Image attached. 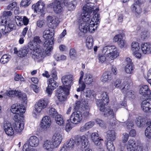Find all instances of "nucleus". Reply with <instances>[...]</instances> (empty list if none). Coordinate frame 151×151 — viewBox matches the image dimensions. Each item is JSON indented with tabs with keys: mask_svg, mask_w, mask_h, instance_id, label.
Instances as JSON below:
<instances>
[{
	"mask_svg": "<svg viewBox=\"0 0 151 151\" xmlns=\"http://www.w3.org/2000/svg\"><path fill=\"white\" fill-rule=\"evenodd\" d=\"M60 2L55 1L54 2L48 5L49 7L53 8L54 12L57 14L60 13L63 11V7L61 6Z\"/></svg>",
	"mask_w": 151,
	"mask_h": 151,
	"instance_id": "ddd939ff",
	"label": "nucleus"
},
{
	"mask_svg": "<svg viewBox=\"0 0 151 151\" xmlns=\"http://www.w3.org/2000/svg\"><path fill=\"white\" fill-rule=\"evenodd\" d=\"M132 50L133 52L138 51L139 49L138 43L137 42H133L131 44Z\"/></svg>",
	"mask_w": 151,
	"mask_h": 151,
	"instance_id": "603ef678",
	"label": "nucleus"
},
{
	"mask_svg": "<svg viewBox=\"0 0 151 151\" xmlns=\"http://www.w3.org/2000/svg\"><path fill=\"white\" fill-rule=\"evenodd\" d=\"M16 24L18 26H21L23 24L22 18L19 16L16 17L15 19Z\"/></svg>",
	"mask_w": 151,
	"mask_h": 151,
	"instance_id": "4d7b16f0",
	"label": "nucleus"
},
{
	"mask_svg": "<svg viewBox=\"0 0 151 151\" xmlns=\"http://www.w3.org/2000/svg\"><path fill=\"white\" fill-rule=\"evenodd\" d=\"M51 120L50 117L46 116L44 117L41 122V127L43 130H47L51 125Z\"/></svg>",
	"mask_w": 151,
	"mask_h": 151,
	"instance_id": "6ab92c4d",
	"label": "nucleus"
},
{
	"mask_svg": "<svg viewBox=\"0 0 151 151\" xmlns=\"http://www.w3.org/2000/svg\"><path fill=\"white\" fill-rule=\"evenodd\" d=\"M11 111L13 114L23 113L25 112V107L22 104L19 106L16 104L13 105L11 106Z\"/></svg>",
	"mask_w": 151,
	"mask_h": 151,
	"instance_id": "4468645a",
	"label": "nucleus"
},
{
	"mask_svg": "<svg viewBox=\"0 0 151 151\" xmlns=\"http://www.w3.org/2000/svg\"><path fill=\"white\" fill-rule=\"evenodd\" d=\"M4 95L5 97L7 98L8 96L13 97L15 96H17L21 101H23V103H26V101L27 99L26 94L24 93H22L20 91H10L8 92Z\"/></svg>",
	"mask_w": 151,
	"mask_h": 151,
	"instance_id": "20e7f679",
	"label": "nucleus"
},
{
	"mask_svg": "<svg viewBox=\"0 0 151 151\" xmlns=\"http://www.w3.org/2000/svg\"><path fill=\"white\" fill-rule=\"evenodd\" d=\"M46 19L50 26V27L52 28H56L59 22L58 18L55 16H48L47 17Z\"/></svg>",
	"mask_w": 151,
	"mask_h": 151,
	"instance_id": "2eb2a0df",
	"label": "nucleus"
},
{
	"mask_svg": "<svg viewBox=\"0 0 151 151\" xmlns=\"http://www.w3.org/2000/svg\"><path fill=\"white\" fill-rule=\"evenodd\" d=\"M66 147L68 149H72L74 147L75 144L74 140L73 138H70L65 144Z\"/></svg>",
	"mask_w": 151,
	"mask_h": 151,
	"instance_id": "79ce46f5",
	"label": "nucleus"
},
{
	"mask_svg": "<svg viewBox=\"0 0 151 151\" xmlns=\"http://www.w3.org/2000/svg\"><path fill=\"white\" fill-rule=\"evenodd\" d=\"M112 79V74L109 72H105L102 75L101 81L103 83H109Z\"/></svg>",
	"mask_w": 151,
	"mask_h": 151,
	"instance_id": "393cba45",
	"label": "nucleus"
},
{
	"mask_svg": "<svg viewBox=\"0 0 151 151\" xmlns=\"http://www.w3.org/2000/svg\"><path fill=\"white\" fill-rule=\"evenodd\" d=\"M101 99H98L96 101V104L99 107L100 110H102L104 105H106L108 103L109 100L106 92H103L100 95Z\"/></svg>",
	"mask_w": 151,
	"mask_h": 151,
	"instance_id": "6e6552de",
	"label": "nucleus"
},
{
	"mask_svg": "<svg viewBox=\"0 0 151 151\" xmlns=\"http://www.w3.org/2000/svg\"><path fill=\"white\" fill-rule=\"evenodd\" d=\"M55 120L56 123L59 125H63L65 123V120L61 115L59 114L55 117Z\"/></svg>",
	"mask_w": 151,
	"mask_h": 151,
	"instance_id": "ea45409f",
	"label": "nucleus"
},
{
	"mask_svg": "<svg viewBox=\"0 0 151 151\" xmlns=\"http://www.w3.org/2000/svg\"><path fill=\"white\" fill-rule=\"evenodd\" d=\"M145 133L147 137L151 138V121L150 122L149 126L146 129Z\"/></svg>",
	"mask_w": 151,
	"mask_h": 151,
	"instance_id": "c03bdc74",
	"label": "nucleus"
},
{
	"mask_svg": "<svg viewBox=\"0 0 151 151\" xmlns=\"http://www.w3.org/2000/svg\"><path fill=\"white\" fill-rule=\"evenodd\" d=\"M14 23V20H9L8 22L4 26L5 29L3 31V34H6V33L15 29L16 28V26Z\"/></svg>",
	"mask_w": 151,
	"mask_h": 151,
	"instance_id": "f3484780",
	"label": "nucleus"
},
{
	"mask_svg": "<svg viewBox=\"0 0 151 151\" xmlns=\"http://www.w3.org/2000/svg\"><path fill=\"white\" fill-rule=\"evenodd\" d=\"M42 42L40 39V37L36 36L34 37L33 41L30 42L28 44V47L30 49H33V48H39L40 45H39Z\"/></svg>",
	"mask_w": 151,
	"mask_h": 151,
	"instance_id": "a211bd4d",
	"label": "nucleus"
},
{
	"mask_svg": "<svg viewBox=\"0 0 151 151\" xmlns=\"http://www.w3.org/2000/svg\"><path fill=\"white\" fill-rule=\"evenodd\" d=\"M134 68L133 64H127L125 66V71L128 73H133Z\"/></svg>",
	"mask_w": 151,
	"mask_h": 151,
	"instance_id": "a18cd8bd",
	"label": "nucleus"
},
{
	"mask_svg": "<svg viewBox=\"0 0 151 151\" xmlns=\"http://www.w3.org/2000/svg\"><path fill=\"white\" fill-rule=\"evenodd\" d=\"M45 46L46 47L49 46L47 47L45 49V54L47 55H49L50 54V52L52 49V47L51 45H45L44 44Z\"/></svg>",
	"mask_w": 151,
	"mask_h": 151,
	"instance_id": "13d9d810",
	"label": "nucleus"
},
{
	"mask_svg": "<svg viewBox=\"0 0 151 151\" xmlns=\"http://www.w3.org/2000/svg\"><path fill=\"white\" fill-rule=\"evenodd\" d=\"M80 139L81 142V148L84 149L87 147V148L84 151H92L91 149L88 148L89 141L86 136L84 135H83L81 137Z\"/></svg>",
	"mask_w": 151,
	"mask_h": 151,
	"instance_id": "4be33fe9",
	"label": "nucleus"
},
{
	"mask_svg": "<svg viewBox=\"0 0 151 151\" xmlns=\"http://www.w3.org/2000/svg\"><path fill=\"white\" fill-rule=\"evenodd\" d=\"M95 24L93 22H83L80 24L79 29L80 32L82 34H85L88 32H94Z\"/></svg>",
	"mask_w": 151,
	"mask_h": 151,
	"instance_id": "7ed1b4c3",
	"label": "nucleus"
},
{
	"mask_svg": "<svg viewBox=\"0 0 151 151\" xmlns=\"http://www.w3.org/2000/svg\"><path fill=\"white\" fill-rule=\"evenodd\" d=\"M105 106H103L102 110H100L101 111L103 112L102 113L104 115L106 116H115V114L113 110L110 107L107 106L105 108Z\"/></svg>",
	"mask_w": 151,
	"mask_h": 151,
	"instance_id": "b1692460",
	"label": "nucleus"
},
{
	"mask_svg": "<svg viewBox=\"0 0 151 151\" xmlns=\"http://www.w3.org/2000/svg\"><path fill=\"white\" fill-rule=\"evenodd\" d=\"M132 11L137 14H140L141 12V9L139 5L137 4H134L131 7Z\"/></svg>",
	"mask_w": 151,
	"mask_h": 151,
	"instance_id": "58836bf2",
	"label": "nucleus"
},
{
	"mask_svg": "<svg viewBox=\"0 0 151 151\" xmlns=\"http://www.w3.org/2000/svg\"><path fill=\"white\" fill-rule=\"evenodd\" d=\"M69 91L64 89L62 86H60L56 91L55 96L60 102L65 101L66 99V95L69 94Z\"/></svg>",
	"mask_w": 151,
	"mask_h": 151,
	"instance_id": "0eeeda50",
	"label": "nucleus"
},
{
	"mask_svg": "<svg viewBox=\"0 0 151 151\" xmlns=\"http://www.w3.org/2000/svg\"><path fill=\"white\" fill-rule=\"evenodd\" d=\"M24 128V123L23 122H18L14 126V130L17 133L21 132Z\"/></svg>",
	"mask_w": 151,
	"mask_h": 151,
	"instance_id": "72a5a7b5",
	"label": "nucleus"
},
{
	"mask_svg": "<svg viewBox=\"0 0 151 151\" xmlns=\"http://www.w3.org/2000/svg\"><path fill=\"white\" fill-rule=\"evenodd\" d=\"M70 56L72 59H75L77 57L76 52L74 49H71L70 50Z\"/></svg>",
	"mask_w": 151,
	"mask_h": 151,
	"instance_id": "5fc2aeb1",
	"label": "nucleus"
},
{
	"mask_svg": "<svg viewBox=\"0 0 151 151\" xmlns=\"http://www.w3.org/2000/svg\"><path fill=\"white\" fill-rule=\"evenodd\" d=\"M145 119L141 117H139L136 119V123L138 127H141L145 124Z\"/></svg>",
	"mask_w": 151,
	"mask_h": 151,
	"instance_id": "de8ad7c7",
	"label": "nucleus"
},
{
	"mask_svg": "<svg viewBox=\"0 0 151 151\" xmlns=\"http://www.w3.org/2000/svg\"><path fill=\"white\" fill-rule=\"evenodd\" d=\"M93 38L91 36L87 37L86 42V45L88 49H91L93 47Z\"/></svg>",
	"mask_w": 151,
	"mask_h": 151,
	"instance_id": "4c0bfd02",
	"label": "nucleus"
},
{
	"mask_svg": "<svg viewBox=\"0 0 151 151\" xmlns=\"http://www.w3.org/2000/svg\"><path fill=\"white\" fill-rule=\"evenodd\" d=\"M143 150L142 147L139 143H137V145L134 148L132 151H142Z\"/></svg>",
	"mask_w": 151,
	"mask_h": 151,
	"instance_id": "0e129e2a",
	"label": "nucleus"
},
{
	"mask_svg": "<svg viewBox=\"0 0 151 151\" xmlns=\"http://www.w3.org/2000/svg\"><path fill=\"white\" fill-rule=\"evenodd\" d=\"M142 50L143 53L146 54L151 52V44L149 42H146L141 44Z\"/></svg>",
	"mask_w": 151,
	"mask_h": 151,
	"instance_id": "c756f323",
	"label": "nucleus"
},
{
	"mask_svg": "<svg viewBox=\"0 0 151 151\" xmlns=\"http://www.w3.org/2000/svg\"><path fill=\"white\" fill-rule=\"evenodd\" d=\"M139 92L140 94L145 97H149L151 94V91L147 85H144L141 87Z\"/></svg>",
	"mask_w": 151,
	"mask_h": 151,
	"instance_id": "cd10ccee",
	"label": "nucleus"
},
{
	"mask_svg": "<svg viewBox=\"0 0 151 151\" xmlns=\"http://www.w3.org/2000/svg\"><path fill=\"white\" fill-rule=\"evenodd\" d=\"M94 4L93 3H87L83 7L82 13L90 14L94 9Z\"/></svg>",
	"mask_w": 151,
	"mask_h": 151,
	"instance_id": "bb28decb",
	"label": "nucleus"
},
{
	"mask_svg": "<svg viewBox=\"0 0 151 151\" xmlns=\"http://www.w3.org/2000/svg\"><path fill=\"white\" fill-rule=\"evenodd\" d=\"M80 74L81 76L78 81L79 87L77 90L78 92L83 91L86 87L85 83L82 81L84 75V73L82 71H81L80 72Z\"/></svg>",
	"mask_w": 151,
	"mask_h": 151,
	"instance_id": "5701e85b",
	"label": "nucleus"
},
{
	"mask_svg": "<svg viewBox=\"0 0 151 151\" xmlns=\"http://www.w3.org/2000/svg\"><path fill=\"white\" fill-rule=\"evenodd\" d=\"M90 14H85L84 13L82 14V18L83 20V22H92V19L91 20Z\"/></svg>",
	"mask_w": 151,
	"mask_h": 151,
	"instance_id": "37998d69",
	"label": "nucleus"
},
{
	"mask_svg": "<svg viewBox=\"0 0 151 151\" xmlns=\"http://www.w3.org/2000/svg\"><path fill=\"white\" fill-rule=\"evenodd\" d=\"M82 114L80 111L74 112L70 116V121L71 123L73 124H78L82 120Z\"/></svg>",
	"mask_w": 151,
	"mask_h": 151,
	"instance_id": "9d476101",
	"label": "nucleus"
},
{
	"mask_svg": "<svg viewBox=\"0 0 151 151\" xmlns=\"http://www.w3.org/2000/svg\"><path fill=\"white\" fill-rule=\"evenodd\" d=\"M85 77L84 82L86 84H90L94 81V79L93 76L89 73H86Z\"/></svg>",
	"mask_w": 151,
	"mask_h": 151,
	"instance_id": "c9c22d12",
	"label": "nucleus"
},
{
	"mask_svg": "<svg viewBox=\"0 0 151 151\" xmlns=\"http://www.w3.org/2000/svg\"><path fill=\"white\" fill-rule=\"evenodd\" d=\"M75 7L76 2L75 1L69 3L67 6L68 9L69 11L73 10L75 9Z\"/></svg>",
	"mask_w": 151,
	"mask_h": 151,
	"instance_id": "6e6d98bb",
	"label": "nucleus"
},
{
	"mask_svg": "<svg viewBox=\"0 0 151 151\" xmlns=\"http://www.w3.org/2000/svg\"><path fill=\"white\" fill-rule=\"evenodd\" d=\"M29 47H24L22 48L18 52V56L19 57H24L29 52Z\"/></svg>",
	"mask_w": 151,
	"mask_h": 151,
	"instance_id": "f704fd0d",
	"label": "nucleus"
},
{
	"mask_svg": "<svg viewBox=\"0 0 151 151\" xmlns=\"http://www.w3.org/2000/svg\"><path fill=\"white\" fill-rule=\"evenodd\" d=\"M55 80L52 78H50L47 81L48 86L46 88V91L49 96L51 95L52 91L58 86Z\"/></svg>",
	"mask_w": 151,
	"mask_h": 151,
	"instance_id": "1a4fd4ad",
	"label": "nucleus"
},
{
	"mask_svg": "<svg viewBox=\"0 0 151 151\" xmlns=\"http://www.w3.org/2000/svg\"><path fill=\"white\" fill-rule=\"evenodd\" d=\"M48 104V101L46 99L40 100L35 104L32 112L33 116L36 117L37 115L41 112L42 110L45 108Z\"/></svg>",
	"mask_w": 151,
	"mask_h": 151,
	"instance_id": "f03ea898",
	"label": "nucleus"
},
{
	"mask_svg": "<svg viewBox=\"0 0 151 151\" xmlns=\"http://www.w3.org/2000/svg\"><path fill=\"white\" fill-rule=\"evenodd\" d=\"M45 21L43 19H40L37 22V26L39 27H42L45 24Z\"/></svg>",
	"mask_w": 151,
	"mask_h": 151,
	"instance_id": "e2e57ef3",
	"label": "nucleus"
},
{
	"mask_svg": "<svg viewBox=\"0 0 151 151\" xmlns=\"http://www.w3.org/2000/svg\"><path fill=\"white\" fill-rule=\"evenodd\" d=\"M54 28H51L45 30L43 33V37L45 40L44 44L46 45H52V37L54 34Z\"/></svg>",
	"mask_w": 151,
	"mask_h": 151,
	"instance_id": "423d86ee",
	"label": "nucleus"
},
{
	"mask_svg": "<svg viewBox=\"0 0 151 151\" xmlns=\"http://www.w3.org/2000/svg\"><path fill=\"white\" fill-rule=\"evenodd\" d=\"M107 141H113L116 138L115 132L114 130H109L107 132Z\"/></svg>",
	"mask_w": 151,
	"mask_h": 151,
	"instance_id": "473e14b6",
	"label": "nucleus"
},
{
	"mask_svg": "<svg viewBox=\"0 0 151 151\" xmlns=\"http://www.w3.org/2000/svg\"><path fill=\"white\" fill-rule=\"evenodd\" d=\"M48 114L52 117H55L58 115V113L56 110L54 108L50 109L47 112Z\"/></svg>",
	"mask_w": 151,
	"mask_h": 151,
	"instance_id": "8fccbe9b",
	"label": "nucleus"
},
{
	"mask_svg": "<svg viewBox=\"0 0 151 151\" xmlns=\"http://www.w3.org/2000/svg\"><path fill=\"white\" fill-rule=\"evenodd\" d=\"M113 141H107L106 143L107 149L108 151H114L115 147Z\"/></svg>",
	"mask_w": 151,
	"mask_h": 151,
	"instance_id": "49530a36",
	"label": "nucleus"
},
{
	"mask_svg": "<svg viewBox=\"0 0 151 151\" xmlns=\"http://www.w3.org/2000/svg\"><path fill=\"white\" fill-rule=\"evenodd\" d=\"M54 57L55 59L57 61L64 60H65L66 58V56L63 55H60L58 53L54 54Z\"/></svg>",
	"mask_w": 151,
	"mask_h": 151,
	"instance_id": "09e8293b",
	"label": "nucleus"
},
{
	"mask_svg": "<svg viewBox=\"0 0 151 151\" xmlns=\"http://www.w3.org/2000/svg\"><path fill=\"white\" fill-rule=\"evenodd\" d=\"M45 4L42 0H40L36 4H34L32 6V9H34L35 12H39L42 13L44 9Z\"/></svg>",
	"mask_w": 151,
	"mask_h": 151,
	"instance_id": "412c9836",
	"label": "nucleus"
},
{
	"mask_svg": "<svg viewBox=\"0 0 151 151\" xmlns=\"http://www.w3.org/2000/svg\"><path fill=\"white\" fill-rule=\"evenodd\" d=\"M103 54H99L98 56L99 62L103 63L106 60V57L109 60H112L116 58L119 55L117 48L114 46H106L103 48Z\"/></svg>",
	"mask_w": 151,
	"mask_h": 151,
	"instance_id": "f257e3e1",
	"label": "nucleus"
},
{
	"mask_svg": "<svg viewBox=\"0 0 151 151\" xmlns=\"http://www.w3.org/2000/svg\"><path fill=\"white\" fill-rule=\"evenodd\" d=\"M121 88H120L122 91L124 93L127 92V91L129 88V85L127 81L124 82L122 84Z\"/></svg>",
	"mask_w": 151,
	"mask_h": 151,
	"instance_id": "a19ab883",
	"label": "nucleus"
},
{
	"mask_svg": "<svg viewBox=\"0 0 151 151\" xmlns=\"http://www.w3.org/2000/svg\"><path fill=\"white\" fill-rule=\"evenodd\" d=\"M62 139L63 137L61 134L55 133L52 136V142L56 148L60 144Z\"/></svg>",
	"mask_w": 151,
	"mask_h": 151,
	"instance_id": "aec40b11",
	"label": "nucleus"
},
{
	"mask_svg": "<svg viewBox=\"0 0 151 151\" xmlns=\"http://www.w3.org/2000/svg\"><path fill=\"white\" fill-rule=\"evenodd\" d=\"M9 19H6L4 16H2L0 18V24L2 25H6L8 22Z\"/></svg>",
	"mask_w": 151,
	"mask_h": 151,
	"instance_id": "bf43d9fd",
	"label": "nucleus"
},
{
	"mask_svg": "<svg viewBox=\"0 0 151 151\" xmlns=\"http://www.w3.org/2000/svg\"><path fill=\"white\" fill-rule=\"evenodd\" d=\"M146 77L148 83L151 84V69H150L147 72Z\"/></svg>",
	"mask_w": 151,
	"mask_h": 151,
	"instance_id": "774afa93",
	"label": "nucleus"
},
{
	"mask_svg": "<svg viewBox=\"0 0 151 151\" xmlns=\"http://www.w3.org/2000/svg\"><path fill=\"white\" fill-rule=\"evenodd\" d=\"M111 119H109L108 120V123L111 126L115 125L116 124V121L115 119V116H111Z\"/></svg>",
	"mask_w": 151,
	"mask_h": 151,
	"instance_id": "69168bd1",
	"label": "nucleus"
},
{
	"mask_svg": "<svg viewBox=\"0 0 151 151\" xmlns=\"http://www.w3.org/2000/svg\"><path fill=\"white\" fill-rule=\"evenodd\" d=\"M73 76L71 75L63 76L61 80L64 86L63 88L64 89H67L69 91L70 86L72 83Z\"/></svg>",
	"mask_w": 151,
	"mask_h": 151,
	"instance_id": "9b49d317",
	"label": "nucleus"
},
{
	"mask_svg": "<svg viewBox=\"0 0 151 151\" xmlns=\"http://www.w3.org/2000/svg\"><path fill=\"white\" fill-rule=\"evenodd\" d=\"M23 151H37V149L33 148H30L29 146H27L26 144L23 145Z\"/></svg>",
	"mask_w": 151,
	"mask_h": 151,
	"instance_id": "338daca9",
	"label": "nucleus"
},
{
	"mask_svg": "<svg viewBox=\"0 0 151 151\" xmlns=\"http://www.w3.org/2000/svg\"><path fill=\"white\" fill-rule=\"evenodd\" d=\"M94 124V122L93 121H90L85 123V125L81 127L80 131L83 132L92 128Z\"/></svg>",
	"mask_w": 151,
	"mask_h": 151,
	"instance_id": "2f4dec72",
	"label": "nucleus"
},
{
	"mask_svg": "<svg viewBox=\"0 0 151 151\" xmlns=\"http://www.w3.org/2000/svg\"><path fill=\"white\" fill-rule=\"evenodd\" d=\"M10 58L6 55H3L1 58L0 61L3 64H4L8 62Z\"/></svg>",
	"mask_w": 151,
	"mask_h": 151,
	"instance_id": "864d4df0",
	"label": "nucleus"
},
{
	"mask_svg": "<svg viewBox=\"0 0 151 151\" xmlns=\"http://www.w3.org/2000/svg\"><path fill=\"white\" fill-rule=\"evenodd\" d=\"M137 142L133 139H129L126 145V147L128 151H131L137 145Z\"/></svg>",
	"mask_w": 151,
	"mask_h": 151,
	"instance_id": "7c9ffc66",
	"label": "nucleus"
},
{
	"mask_svg": "<svg viewBox=\"0 0 151 151\" xmlns=\"http://www.w3.org/2000/svg\"><path fill=\"white\" fill-rule=\"evenodd\" d=\"M98 10L96 9H95L93 11V16L92 19V22L95 23V24H97L99 22L100 16L97 14Z\"/></svg>",
	"mask_w": 151,
	"mask_h": 151,
	"instance_id": "e433bc0d",
	"label": "nucleus"
},
{
	"mask_svg": "<svg viewBox=\"0 0 151 151\" xmlns=\"http://www.w3.org/2000/svg\"><path fill=\"white\" fill-rule=\"evenodd\" d=\"M30 49L32 51L31 52L32 58L35 61L40 62L42 60L45 56V53L40 47Z\"/></svg>",
	"mask_w": 151,
	"mask_h": 151,
	"instance_id": "39448f33",
	"label": "nucleus"
},
{
	"mask_svg": "<svg viewBox=\"0 0 151 151\" xmlns=\"http://www.w3.org/2000/svg\"><path fill=\"white\" fill-rule=\"evenodd\" d=\"M94 93V92L93 91L88 88L86 89L85 91L84 92V95L86 97L90 98L93 96Z\"/></svg>",
	"mask_w": 151,
	"mask_h": 151,
	"instance_id": "3c124183",
	"label": "nucleus"
},
{
	"mask_svg": "<svg viewBox=\"0 0 151 151\" xmlns=\"http://www.w3.org/2000/svg\"><path fill=\"white\" fill-rule=\"evenodd\" d=\"M31 3L30 0H22L20 5L21 6L26 7L28 6Z\"/></svg>",
	"mask_w": 151,
	"mask_h": 151,
	"instance_id": "680f3d73",
	"label": "nucleus"
},
{
	"mask_svg": "<svg viewBox=\"0 0 151 151\" xmlns=\"http://www.w3.org/2000/svg\"><path fill=\"white\" fill-rule=\"evenodd\" d=\"M39 143L38 138L35 136H33L30 137L24 145L26 144L27 146L29 145L32 147H36L38 145Z\"/></svg>",
	"mask_w": 151,
	"mask_h": 151,
	"instance_id": "dca6fc26",
	"label": "nucleus"
},
{
	"mask_svg": "<svg viewBox=\"0 0 151 151\" xmlns=\"http://www.w3.org/2000/svg\"><path fill=\"white\" fill-rule=\"evenodd\" d=\"M44 149L47 151H53V149L56 148L51 141L48 140L45 141L43 145Z\"/></svg>",
	"mask_w": 151,
	"mask_h": 151,
	"instance_id": "a878e982",
	"label": "nucleus"
},
{
	"mask_svg": "<svg viewBox=\"0 0 151 151\" xmlns=\"http://www.w3.org/2000/svg\"><path fill=\"white\" fill-rule=\"evenodd\" d=\"M141 107L145 112H151V98H147L142 101L141 104Z\"/></svg>",
	"mask_w": 151,
	"mask_h": 151,
	"instance_id": "f8f14e48",
	"label": "nucleus"
},
{
	"mask_svg": "<svg viewBox=\"0 0 151 151\" xmlns=\"http://www.w3.org/2000/svg\"><path fill=\"white\" fill-rule=\"evenodd\" d=\"M4 127L5 132L8 135L11 136L14 134V131L10 123L6 122L4 124Z\"/></svg>",
	"mask_w": 151,
	"mask_h": 151,
	"instance_id": "c85d7f7f",
	"label": "nucleus"
},
{
	"mask_svg": "<svg viewBox=\"0 0 151 151\" xmlns=\"http://www.w3.org/2000/svg\"><path fill=\"white\" fill-rule=\"evenodd\" d=\"M122 81L120 79H117L114 83V86L116 88L120 89L122 86Z\"/></svg>",
	"mask_w": 151,
	"mask_h": 151,
	"instance_id": "052dcab7",
	"label": "nucleus"
}]
</instances>
